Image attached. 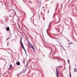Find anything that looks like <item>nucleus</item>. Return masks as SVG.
<instances>
[{"label":"nucleus","mask_w":77,"mask_h":77,"mask_svg":"<svg viewBox=\"0 0 77 77\" xmlns=\"http://www.w3.org/2000/svg\"><path fill=\"white\" fill-rule=\"evenodd\" d=\"M57 68H58V67H57L56 69L57 76V77H60V75H59V70L57 69Z\"/></svg>","instance_id":"1"},{"label":"nucleus","mask_w":77,"mask_h":77,"mask_svg":"<svg viewBox=\"0 0 77 77\" xmlns=\"http://www.w3.org/2000/svg\"><path fill=\"white\" fill-rule=\"evenodd\" d=\"M22 48H23V50L25 51V52L26 53V50H25V49L24 48V47H22Z\"/></svg>","instance_id":"8"},{"label":"nucleus","mask_w":77,"mask_h":77,"mask_svg":"<svg viewBox=\"0 0 77 77\" xmlns=\"http://www.w3.org/2000/svg\"><path fill=\"white\" fill-rule=\"evenodd\" d=\"M9 39V38H8V39H6V40H8Z\"/></svg>","instance_id":"13"},{"label":"nucleus","mask_w":77,"mask_h":77,"mask_svg":"<svg viewBox=\"0 0 77 77\" xmlns=\"http://www.w3.org/2000/svg\"><path fill=\"white\" fill-rule=\"evenodd\" d=\"M17 65H20V62L18 61L17 63H16Z\"/></svg>","instance_id":"4"},{"label":"nucleus","mask_w":77,"mask_h":77,"mask_svg":"<svg viewBox=\"0 0 77 77\" xmlns=\"http://www.w3.org/2000/svg\"><path fill=\"white\" fill-rule=\"evenodd\" d=\"M29 45H30V46H31V47L32 48H34V47L32 45V44H29Z\"/></svg>","instance_id":"5"},{"label":"nucleus","mask_w":77,"mask_h":77,"mask_svg":"<svg viewBox=\"0 0 77 77\" xmlns=\"http://www.w3.org/2000/svg\"><path fill=\"white\" fill-rule=\"evenodd\" d=\"M6 30L7 31H9V32H11L10 30H9V27H8L7 28L6 27Z\"/></svg>","instance_id":"3"},{"label":"nucleus","mask_w":77,"mask_h":77,"mask_svg":"<svg viewBox=\"0 0 77 77\" xmlns=\"http://www.w3.org/2000/svg\"><path fill=\"white\" fill-rule=\"evenodd\" d=\"M32 49L33 50V52H35V48H32Z\"/></svg>","instance_id":"7"},{"label":"nucleus","mask_w":77,"mask_h":77,"mask_svg":"<svg viewBox=\"0 0 77 77\" xmlns=\"http://www.w3.org/2000/svg\"><path fill=\"white\" fill-rule=\"evenodd\" d=\"M72 44V42H69V45H71V44Z\"/></svg>","instance_id":"6"},{"label":"nucleus","mask_w":77,"mask_h":77,"mask_svg":"<svg viewBox=\"0 0 77 77\" xmlns=\"http://www.w3.org/2000/svg\"><path fill=\"white\" fill-rule=\"evenodd\" d=\"M56 41H58V42H59V41H58V40H60V38H57L56 39Z\"/></svg>","instance_id":"9"},{"label":"nucleus","mask_w":77,"mask_h":77,"mask_svg":"<svg viewBox=\"0 0 77 77\" xmlns=\"http://www.w3.org/2000/svg\"><path fill=\"white\" fill-rule=\"evenodd\" d=\"M22 40V39H21L20 40V43L22 47H24V46L23 45V43H22V42H21V40Z\"/></svg>","instance_id":"2"},{"label":"nucleus","mask_w":77,"mask_h":77,"mask_svg":"<svg viewBox=\"0 0 77 77\" xmlns=\"http://www.w3.org/2000/svg\"><path fill=\"white\" fill-rule=\"evenodd\" d=\"M12 65H11V64H10V67L9 68V69H10V68H11V67H12Z\"/></svg>","instance_id":"10"},{"label":"nucleus","mask_w":77,"mask_h":77,"mask_svg":"<svg viewBox=\"0 0 77 77\" xmlns=\"http://www.w3.org/2000/svg\"><path fill=\"white\" fill-rule=\"evenodd\" d=\"M70 77H71V73H70Z\"/></svg>","instance_id":"11"},{"label":"nucleus","mask_w":77,"mask_h":77,"mask_svg":"<svg viewBox=\"0 0 77 77\" xmlns=\"http://www.w3.org/2000/svg\"><path fill=\"white\" fill-rule=\"evenodd\" d=\"M29 62H30V58L29 59Z\"/></svg>","instance_id":"14"},{"label":"nucleus","mask_w":77,"mask_h":77,"mask_svg":"<svg viewBox=\"0 0 77 77\" xmlns=\"http://www.w3.org/2000/svg\"><path fill=\"white\" fill-rule=\"evenodd\" d=\"M7 44H8V45H9V43H8Z\"/></svg>","instance_id":"15"},{"label":"nucleus","mask_w":77,"mask_h":77,"mask_svg":"<svg viewBox=\"0 0 77 77\" xmlns=\"http://www.w3.org/2000/svg\"><path fill=\"white\" fill-rule=\"evenodd\" d=\"M68 63H69V60L68 59Z\"/></svg>","instance_id":"12"}]
</instances>
